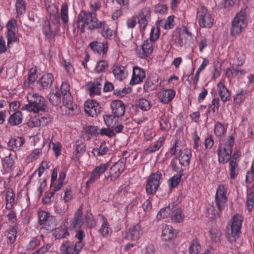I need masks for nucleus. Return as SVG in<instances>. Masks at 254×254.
Masks as SVG:
<instances>
[{"instance_id":"nucleus-33","label":"nucleus","mask_w":254,"mask_h":254,"mask_svg":"<svg viewBox=\"0 0 254 254\" xmlns=\"http://www.w3.org/2000/svg\"><path fill=\"white\" fill-rule=\"evenodd\" d=\"M26 3L24 0H17L16 3V11L18 14L21 15L26 11Z\"/></svg>"},{"instance_id":"nucleus-45","label":"nucleus","mask_w":254,"mask_h":254,"mask_svg":"<svg viewBox=\"0 0 254 254\" xmlns=\"http://www.w3.org/2000/svg\"><path fill=\"white\" fill-rule=\"evenodd\" d=\"M102 22L104 24L101 27H103L104 30L102 31L101 34L106 38H110L113 35V31L108 26H105V22Z\"/></svg>"},{"instance_id":"nucleus-46","label":"nucleus","mask_w":254,"mask_h":254,"mask_svg":"<svg viewBox=\"0 0 254 254\" xmlns=\"http://www.w3.org/2000/svg\"><path fill=\"white\" fill-rule=\"evenodd\" d=\"M37 70L34 68H32L30 69L29 75H28V85H29V83H34L35 81L36 80L37 78V75H36Z\"/></svg>"},{"instance_id":"nucleus-9","label":"nucleus","mask_w":254,"mask_h":254,"mask_svg":"<svg viewBox=\"0 0 254 254\" xmlns=\"http://www.w3.org/2000/svg\"><path fill=\"white\" fill-rule=\"evenodd\" d=\"M150 18V10L148 7H144L139 12L137 18L141 30H144L148 24V20Z\"/></svg>"},{"instance_id":"nucleus-64","label":"nucleus","mask_w":254,"mask_h":254,"mask_svg":"<svg viewBox=\"0 0 254 254\" xmlns=\"http://www.w3.org/2000/svg\"><path fill=\"white\" fill-rule=\"evenodd\" d=\"M174 16L171 15L168 17L167 21L166 22L164 28L166 29H170L173 28V22L174 21Z\"/></svg>"},{"instance_id":"nucleus-41","label":"nucleus","mask_w":254,"mask_h":254,"mask_svg":"<svg viewBox=\"0 0 254 254\" xmlns=\"http://www.w3.org/2000/svg\"><path fill=\"white\" fill-rule=\"evenodd\" d=\"M6 37L7 39V45L9 46L10 44L16 42L18 38L15 36V31H7L6 33Z\"/></svg>"},{"instance_id":"nucleus-4","label":"nucleus","mask_w":254,"mask_h":254,"mask_svg":"<svg viewBox=\"0 0 254 254\" xmlns=\"http://www.w3.org/2000/svg\"><path fill=\"white\" fill-rule=\"evenodd\" d=\"M246 13L245 11H240L235 17L232 23L231 34L233 36L239 35L242 29L247 26Z\"/></svg>"},{"instance_id":"nucleus-50","label":"nucleus","mask_w":254,"mask_h":254,"mask_svg":"<svg viewBox=\"0 0 254 254\" xmlns=\"http://www.w3.org/2000/svg\"><path fill=\"white\" fill-rule=\"evenodd\" d=\"M90 94L91 96H93L95 94L98 95L100 94V88L97 86L96 83H93L90 87H89Z\"/></svg>"},{"instance_id":"nucleus-43","label":"nucleus","mask_w":254,"mask_h":254,"mask_svg":"<svg viewBox=\"0 0 254 254\" xmlns=\"http://www.w3.org/2000/svg\"><path fill=\"white\" fill-rule=\"evenodd\" d=\"M43 31L47 37H51L52 31L51 29L50 23L49 21H45L43 24Z\"/></svg>"},{"instance_id":"nucleus-57","label":"nucleus","mask_w":254,"mask_h":254,"mask_svg":"<svg viewBox=\"0 0 254 254\" xmlns=\"http://www.w3.org/2000/svg\"><path fill=\"white\" fill-rule=\"evenodd\" d=\"M14 164V160L11 158L9 155L6 157L3 160V166L6 168H10Z\"/></svg>"},{"instance_id":"nucleus-25","label":"nucleus","mask_w":254,"mask_h":254,"mask_svg":"<svg viewBox=\"0 0 254 254\" xmlns=\"http://www.w3.org/2000/svg\"><path fill=\"white\" fill-rule=\"evenodd\" d=\"M247 204L249 211H251L254 205V187H253L247 191Z\"/></svg>"},{"instance_id":"nucleus-63","label":"nucleus","mask_w":254,"mask_h":254,"mask_svg":"<svg viewBox=\"0 0 254 254\" xmlns=\"http://www.w3.org/2000/svg\"><path fill=\"white\" fill-rule=\"evenodd\" d=\"M85 218L86 222L89 224L90 227H93L95 226V222L93 219V216L91 213L87 212Z\"/></svg>"},{"instance_id":"nucleus-37","label":"nucleus","mask_w":254,"mask_h":254,"mask_svg":"<svg viewBox=\"0 0 254 254\" xmlns=\"http://www.w3.org/2000/svg\"><path fill=\"white\" fill-rule=\"evenodd\" d=\"M108 150V148L105 145V142H102L99 148L93 149L92 153L95 155L97 154L98 155H103L105 154Z\"/></svg>"},{"instance_id":"nucleus-2","label":"nucleus","mask_w":254,"mask_h":254,"mask_svg":"<svg viewBox=\"0 0 254 254\" xmlns=\"http://www.w3.org/2000/svg\"><path fill=\"white\" fill-rule=\"evenodd\" d=\"M95 12H86L81 11L78 15V20L88 25V29L93 30L102 27L104 23L99 21L95 17Z\"/></svg>"},{"instance_id":"nucleus-49","label":"nucleus","mask_w":254,"mask_h":254,"mask_svg":"<svg viewBox=\"0 0 254 254\" xmlns=\"http://www.w3.org/2000/svg\"><path fill=\"white\" fill-rule=\"evenodd\" d=\"M211 238L214 242H217L220 241V238L221 236V232L218 230H211L210 231Z\"/></svg>"},{"instance_id":"nucleus-29","label":"nucleus","mask_w":254,"mask_h":254,"mask_svg":"<svg viewBox=\"0 0 254 254\" xmlns=\"http://www.w3.org/2000/svg\"><path fill=\"white\" fill-rule=\"evenodd\" d=\"M181 153L179 155L180 161L182 162L185 161L187 165H188L190 163V159L191 157V151L190 150H185L184 151H180Z\"/></svg>"},{"instance_id":"nucleus-48","label":"nucleus","mask_w":254,"mask_h":254,"mask_svg":"<svg viewBox=\"0 0 254 254\" xmlns=\"http://www.w3.org/2000/svg\"><path fill=\"white\" fill-rule=\"evenodd\" d=\"M84 129L87 133L91 135H96L100 133L98 132V127L96 126H87L85 127Z\"/></svg>"},{"instance_id":"nucleus-6","label":"nucleus","mask_w":254,"mask_h":254,"mask_svg":"<svg viewBox=\"0 0 254 254\" xmlns=\"http://www.w3.org/2000/svg\"><path fill=\"white\" fill-rule=\"evenodd\" d=\"M197 18L201 27L210 28L213 25V19L211 15L207 13V9L203 6L197 11Z\"/></svg>"},{"instance_id":"nucleus-54","label":"nucleus","mask_w":254,"mask_h":254,"mask_svg":"<svg viewBox=\"0 0 254 254\" xmlns=\"http://www.w3.org/2000/svg\"><path fill=\"white\" fill-rule=\"evenodd\" d=\"M125 67L116 66L113 70V73L115 77L118 78H121L123 74L124 73Z\"/></svg>"},{"instance_id":"nucleus-22","label":"nucleus","mask_w":254,"mask_h":254,"mask_svg":"<svg viewBox=\"0 0 254 254\" xmlns=\"http://www.w3.org/2000/svg\"><path fill=\"white\" fill-rule=\"evenodd\" d=\"M39 223L40 225L46 224L49 221H52L54 219L52 216H50L49 213L41 211L38 213Z\"/></svg>"},{"instance_id":"nucleus-34","label":"nucleus","mask_w":254,"mask_h":254,"mask_svg":"<svg viewBox=\"0 0 254 254\" xmlns=\"http://www.w3.org/2000/svg\"><path fill=\"white\" fill-rule=\"evenodd\" d=\"M171 217L172 220L175 222H181L183 220L181 209L180 208H177L174 210Z\"/></svg>"},{"instance_id":"nucleus-10","label":"nucleus","mask_w":254,"mask_h":254,"mask_svg":"<svg viewBox=\"0 0 254 254\" xmlns=\"http://www.w3.org/2000/svg\"><path fill=\"white\" fill-rule=\"evenodd\" d=\"M145 77V73L144 70L138 66H134L129 84L131 85L139 84L143 81Z\"/></svg>"},{"instance_id":"nucleus-60","label":"nucleus","mask_w":254,"mask_h":254,"mask_svg":"<svg viewBox=\"0 0 254 254\" xmlns=\"http://www.w3.org/2000/svg\"><path fill=\"white\" fill-rule=\"evenodd\" d=\"M239 72V70L235 69L233 67H231L226 71V76L228 77L236 76L238 74Z\"/></svg>"},{"instance_id":"nucleus-59","label":"nucleus","mask_w":254,"mask_h":254,"mask_svg":"<svg viewBox=\"0 0 254 254\" xmlns=\"http://www.w3.org/2000/svg\"><path fill=\"white\" fill-rule=\"evenodd\" d=\"M100 134L101 135H106L110 137H113L116 135L114 129H111L110 128H103L101 129Z\"/></svg>"},{"instance_id":"nucleus-26","label":"nucleus","mask_w":254,"mask_h":254,"mask_svg":"<svg viewBox=\"0 0 254 254\" xmlns=\"http://www.w3.org/2000/svg\"><path fill=\"white\" fill-rule=\"evenodd\" d=\"M136 106L141 110L146 111L150 109L151 104L147 100L141 98L136 100Z\"/></svg>"},{"instance_id":"nucleus-14","label":"nucleus","mask_w":254,"mask_h":254,"mask_svg":"<svg viewBox=\"0 0 254 254\" xmlns=\"http://www.w3.org/2000/svg\"><path fill=\"white\" fill-rule=\"evenodd\" d=\"M143 233L141 226L137 224L129 228L126 238L131 240H138L142 236Z\"/></svg>"},{"instance_id":"nucleus-30","label":"nucleus","mask_w":254,"mask_h":254,"mask_svg":"<svg viewBox=\"0 0 254 254\" xmlns=\"http://www.w3.org/2000/svg\"><path fill=\"white\" fill-rule=\"evenodd\" d=\"M17 232V229L14 227H11L7 230V238L11 244L15 241Z\"/></svg>"},{"instance_id":"nucleus-32","label":"nucleus","mask_w":254,"mask_h":254,"mask_svg":"<svg viewBox=\"0 0 254 254\" xmlns=\"http://www.w3.org/2000/svg\"><path fill=\"white\" fill-rule=\"evenodd\" d=\"M171 205L161 209L158 213L157 218L158 219H164L167 217L170 214Z\"/></svg>"},{"instance_id":"nucleus-58","label":"nucleus","mask_w":254,"mask_h":254,"mask_svg":"<svg viewBox=\"0 0 254 254\" xmlns=\"http://www.w3.org/2000/svg\"><path fill=\"white\" fill-rule=\"evenodd\" d=\"M65 95H64L63 97V104L64 106H67L73 103L72 97L70 93H65Z\"/></svg>"},{"instance_id":"nucleus-19","label":"nucleus","mask_w":254,"mask_h":254,"mask_svg":"<svg viewBox=\"0 0 254 254\" xmlns=\"http://www.w3.org/2000/svg\"><path fill=\"white\" fill-rule=\"evenodd\" d=\"M175 230H172V227L170 226H166L163 229L161 237L164 241H169L176 237L174 233Z\"/></svg>"},{"instance_id":"nucleus-5","label":"nucleus","mask_w":254,"mask_h":254,"mask_svg":"<svg viewBox=\"0 0 254 254\" xmlns=\"http://www.w3.org/2000/svg\"><path fill=\"white\" fill-rule=\"evenodd\" d=\"M162 174L160 172L157 171L155 173H152L149 177L146 185V193L148 194L155 193L160 184V180Z\"/></svg>"},{"instance_id":"nucleus-61","label":"nucleus","mask_w":254,"mask_h":254,"mask_svg":"<svg viewBox=\"0 0 254 254\" xmlns=\"http://www.w3.org/2000/svg\"><path fill=\"white\" fill-rule=\"evenodd\" d=\"M38 121L39 126H45L52 121V118L50 117L42 116L38 119Z\"/></svg>"},{"instance_id":"nucleus-51","label":"nucleus","mask_w":254,"mask_h":254,"mask_svg":"<svg viewBox=\"0 0 254 254\" xmlns=\"http://www.w3.org/2000/svg\"><path fill=\"white\" fill-rule=\"evenodd\" d=\"M160 29L159 28L157 27L156 29L154 27L151 28V30L150 34V39L151 41H155L158 39L159 36Z\"/></svg>"},{"instance_id":"nucleus-40","label":"nucleus","mask_w":254,"mask_h":254,"mask_svg":"<svg viewBox=\"0 0 254 254\" xmlns=\"http://www.w3.org/2000/svg\"><path fill=\"white\" fill-rule=\"evenodd\" d=\"M183 174H179L172 177L170 180V186L171 189L176 187L180 182Z\"/></svg>"},{"instance_id":"nucleus-18","label":"nucleus","mask_w":254,"mask_h":254,"mask_svg":"<svg viewBox=\"0 0 254 254\" xmlns=\"http://www.w3.org/2000/svg\"><path fill=\"white\" fill-rule=\"evenodd\" d=\"M82 207H79L75 212L73 219L70 222V225L73 228H80L82 225Z\"/></svg>"},{"instance_id":"nucleus-44","label":"nucleus","mask_w":254,"mask_h":254,"mask_svg":"<svg viewBox=\"0 0 254 254\" xmlns=\"http://www.w3.org/2000/svg\"><path fill=\"white\" fill-rule=\"evenodd\" d=\"M66 108L68 109L69 111V114L71 115H75L78 114L80 112L79 107L75 104L73 103L70 105L66 106Z\"/></svg>"},{"instance_id":"nucleus-36","label":"nucleus","mask_w":254,"mask_h":254,"mask_svg":"<svg viewBox=\"0 0 254 254\" xmlns=\"http://www.w3.org/2000/svg\"><path fill=\"white\" fill-rule=\"evenodd\" d=\"M68 5L66 3H64L61 8V19L63 22L66 23L68 22Z\"/></svg>"},{"instance_id":"nucleus-39","label":"nucleus","mask_w":254,"mask_h":254,"mask_svg":"<svg viewBox=\"0 0 254 254\" xmlns=\"http://www.w3.org/2000/svg\"><path fill=\"white\" fill-rule=\"evenodd\" d=\"M231 154L228 155L227 152L222 151L221 149H219L218 156L219 161L221 163H225L230 159V156Z\"/></svg>"},{"instance_id":"nucleus-16","label":"nucleus","mask_w":254,"mask_h":254,"mask_svg":"<svg viewBox=\"0 0 254 254\" xmlns=\"http://www.w3.org/2000/svg\"><path fill=\"white\" fill-rule=\"evenodd\" d=\"M153 41L151 40H146L141 46L142 52H138L139 57L141 58L147 57L148 55L151 54L153 50V46L152 45Z\"/></svg>"},{"instance_id":"nucleus-53","label":"nucleus","mask_w":254,"mask_h":254,"mask_svg":"<svg viewBox=\"0 0 254 254\" xmlns=\"http://www.w3.org/2000/svg\"><path fill=\"white\" fill-rule=\"evenodd\" d=\"M254 180V162L252 163V168L250 171L247 172L246 181L247 183H251Z\"/></svg>"},{"instance_id":"nucleus-27","label":"nucleus","mask_w":254,"mask_h":254,"mask_svg":"<svg viewBox=\"0 0 254 254\" xmlns=\"http://www.w3.org/2000/svg\"><path fill=\"white\" fill-rule=\"evenodd\" d=\"M53 79V76L51 73L43 75L40 79L41 84L43 88H46L48 87L49 85H52Z\"/></svg>"},{"instance_id":"nucleus-38","label":"nucleus","mask_w":254,"mask_h":254,"mask_svg":"<svg viewBox=\"0 0 254 254\" xmlns=\"http://www.w3.org/2000/svg\"><path fill=\"white\" fill-rule=\"evenodd\" d=\"M226 131V129L223 125L220 123H217L214 128V133L216 135L220 138L222 137Z\"/></svg>"},{"instance_id":"nucleus-56","label":"nucleus","mask_w":254,"mask_h":254,"mask_svg":"<svg viewBox=\"0 0 254 254\" xmlns=\"http://www.w3.org/2000/svg\"><path fill=\"white\" fill-rule=\"evenodd\" d=\"M48 99L50 102L54 106H57L61 103V99L54 95V92H51L48 96Z\"/></svg>"},{"instance_id":"nucleus-28","label":"nucleus","mask_w":254,"mask_h":254,"mask_svg":"<svg viewBox=\"0 0 254 254\" xmlns=\"http://www.w3.org/2000/svg\"><path fill=\"white\" fill-rule=\"evenodd\" d=\"M69 235L66 229L59 228L55 229L53 235L57 239H63Z\"/></svg>"},{"instance_id":"nucleus-12","label":"nucleus","mask_w":254,"mask_h":254,"mask_svg":"<svg viewBox=\"0 0 254 254\" xmlns=\"http://www.w3.org/2000/svg\"><path fill=\"white\" fill-rule=\"evenodd\" d=\"M89 47L94 52L103 55L106 54L108 49V44L107 41L103 42L94 41L90 43Z\"/></svg>"},{"instance_id":"nucleus-1","label":"nucleus","mask_w":254,"mask_h":254,"mask_svg":"<svg viewBox=\"0 0 254 254\" xmlns=\"http://www.w3.org/2000/svg\"><path fill=\"white\" fill-rule=\"evenodd\" d=\"M27 99L29 104L25 105L21 110L26 109L34 113L39 112V111L46 112L48 111V107L45 104V100L41 95L36 94L28 95Z\"/></svg>"},{"instance_id":"nucleus-13","label":"nucleus","mask_w":254,"mask_h":254,"mask_svg":"<svg viewBox=\"0 0 254 254\" xmlns=\"http://www.w3.org/2000/svg\"><path fill=\"white\" fill-rule=\"evenodd\" d=\"M125 159H121L111 167L110 176L114 179L118 178L125 169Z\"/></svg>"},{"instance_id":"nucleus-17","label":"nucleus","mask_w":254,"mask_h":254,"mask_svg":"<svg viewBox=\"0 0 254 254\" xmlns=\"http://www.w3.org/2000/svg\"><path fill=\"white\" fill-rule=\"evenodd\" d=\"M218 93L222 101L225 102L230 99V93L225 85L221 82L217 85Z\"/></svg>"},{"instance_id":"nucleus-20","label":"nucleus","mask_w":254,"mask_h":254,"mask_svg":"<svg viewBox=\"0 0 254 254\" xmlns=\"http://www.w3.org/2000/svg\"><path fill=\"white\" fill-rule=\"evenodd\" d=\"M24 143V139L21 137L12 138L8 143V147L9 150L14 151L15 149L21 146Z\"/></svg>"},{"instance_id":"nucleus-31","label":"nucleus","mask_w":254,"mask_h":254,"mask_svg":"<svg viewBox=\"0 0 254 254\" xmlns=\"http://www.w3.org/2000/svg\"><path fill=\"white\" fill-rule=\"evenodd\" d=\"M200 246L196 240L193 239L189 248L190 254H198L199 252Z\"/></svg>"},{"instance_id":"nucleus-15","label":"nucleus","mask_w":254,"mask_h":254,"mask_svg":"<svg viewBox=\"0 0 254 254\" xmlns=\"http://www.w3.org/2000/svg\"><path fill=\"white\" fill-rule=\"evenodd\" d=\"M175 92L173 89H166L158 93V98L160 101L164 104L170 102L175 97Z\"/></svg>"},{"instance_id":"nucleus-47","label":"nucleus","mask_w":254,"mask_h":254,"mask_svg":"<svg viewBox=\"0 0 254 254\" xmlns=\"http://www.w3.org/2000/svg\"><path fill=\"white\" fill-rule=\"evenodd\" d=\"M130 88H124L122 90L115 89L114 91V94L120 97H124L126 94L131 92Z\"/></svg>"},{"instance_id":"nucleus-52","label":"nucleus","mask_w":254,"mask_h":254,"mask_svg":"<svg viewBox=\"0 0 254 254\" xmlns=\"http://www.w3.org/2000/svg\"><path fill=\"white\" fill-rule=\"evenodd\" d=\"M108 164H101L99 166L97 167L93 171L94 173L98 175L99 176L103 174L108 168Z\"/></svg>"},{"instance_id":"nucleus-23","label":"nucleus","mask_w":254,"mask_h":254,"mask_svg":"<svg viewBox=\"0 0 254 254\" xmlns=\"http://www.w3.org/2000/svg\"><path fill=\"white\" fill-rule=\"evenodd\" d=\"M22 113L18 111L13 113L9 118L8 122L12 126H16L22 122Z\"/></svg>"},{"instance_id":"nucleus-7","label":"nucleus","mask_w":254,"mask_h":254,"mask_svg":"<svg viewBox=\"0 0 254 254\" xmlns=\"http://www.w3.org/2000/svg\"><path fill=\"white\" fill-rule=\"evenodd\" d=\"M84 111L89 116L94 117L101 113V107L95 100H88L84 104Z\"/></svg>"},{"instance_id":"nucleus-8","label":"nucleus","mask_w":254,"mask_h":254,"mask_svg":"<svg viewBox=\"0 0 254 254\" xmlns=\"http://www.w3.org/2000/svg\"><path fill=\"white\" fill-rule=\"evenodd\" d=\"M226 200V196L225 195L224 188L223 187H219L217 190L215 195L216 205L219 209V212H217L218 217H220L221 213V211L224 208Z\"/></svg>"},{"instance_id":"nucleus-11","label":"nucleus","mask_w":254,"mask_h":254,"mask_svg":"<svg viewBox=\"0 0 254 254\" xmlns=\"http://www.w3.org/2000/svg\"><path fill=\"white\" fill-rule=\"evenodd\" d=\"M113 113L116 117H120L124 115L125 105L121 100H114L111 103Z\"/></svg>"},{"instance_id":"nucleus-35","label":"nucleus","mask_w":254,"mask_h":254,"mask_svg":"<svg viewBox=\"0 0 254 254\" xmlns=\"http://www.w3.org/2000/svg\"><path fill=\"white\" fill-rule=\"evenodd\" d=\"M230 175L232 179H234L237 176L238 173L236 172V168L238 167V163L236 161L231 160L230 161Z\"/></svg>"},{"instance_id":"nucleus-24","label":"nucleus","mask_w":254,"mask_h":254,"mask_svg":"<svg viewBox=\"0 0 254 254\" xmlns=\"http://www.w3.org/2000/svg\"><path fill=\"white\" fill-rule=\"evenodd\" d=\"M6 208L11 209L14 200V194L12 189H8L5 194Z\"/></svg>"},{"instance_id":"nucleus-21","label":"nucleus","mask_w":254,"mask_h":254,"mask_svg":"<svg viewBox=\"0 0 254 254\" xmlns=\"http://www.w3.org/2000/svg\"><path fill=\"white\" fill-rule=\"evenodd\" d=\"M84 246L82 241H77L75 244H70V247H67L65 254H78Z\"/></svg>"},{"instance_id":"nucleus-42","label":"nucleus","mask_w":254,"mask_h":254,"mask_svg":"<svg viewBox=\"0 0 254 254\" xmlns=\"http://www.w3.org/2000/svg\"><path fill=\"white\" fill-rule=\"evenodd\" d=\"M108 67V64L106 61L101 60L98 62L96 67V71L97 72H104Z\"/></svg>"},{"instance_id":"nucleus-55","label":"nucleus","mask_w":254,"mask_h":254,"mask_svg":"<svg viewBox=\"0 0 254 254\" xmlns=\"http://www.w3.org/2000/svg\"><path fill=\"white\" fill-rule=\"evenodd\" d=\"M76 150L77 153L75 154V157L76 158H78L85 152V145L83 143L77 144Z\"/></svg>"},{"instance_id":"nucleus-62","label":"nucleus","mask_w":254,"mask_h":254,"mask_svg":"<svg viewBox=\"0 0 254 254\" xmlns=\"http://www.w3.org/2000/svg\"><path fill=\"white\" fill-rule=\"evenodd\" d=\"M16 24V20L14 19H12L9 21L6 25L7 31H15Z\"/></svg>"},{"instance_id":"nucleus-3","label":"nucleus","mask_w":254,"mask_h":254,"mask_svg":"<svg viewBox=\"0 0 254 254\" xmlns=\"http://www.w3.org/2000/svg\"><path fill=\"white\" fill-rule=\"evenodd\" d=\"M242 221L241 216L235 215L233 218V222L230 225V228L227 227L226 234L230 242H235L239 238Z\"/></svg>"}]
</instances>
